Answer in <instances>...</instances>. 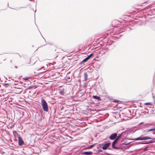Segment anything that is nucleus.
<instances>
[{"instance_id": "obj_1", "label": "nucleus", "mask_w": 155, "mask_h": 155, "mask_svg": "<svg viewBox=\"0 0 155 155\" xmlns=\"http://www.w3.org/2000/svg\"><path fill=\"white\" fill-rule=\"evenodd\" d=\"M36 62L33 58H28L25 59V63L26 66H30L34 65Z\"/></svg>"}, {"instance_id": "obj_2", "label": "nucleus", "mask_w": 155, "mask_h": 155, "mask_svg": "<svg viewBox=\"0 0 155 155\" xmlns=\"http://www.w3.org/2000/svg\"><path fill=\"white\" fill-rule=\"evenodd\" d=\"M121 134L120 135L117 137L116 138L115 140L113 141V142L112 146L113 148L114 149H119L120 148V147L118 146H116L115 145H117V142L118 140V139L121 137Z\"/></svg>"}, {"instance_id": "obj_3", "label": "nucleus", "mask_w": 155, "mask_h": 155, "mask_svg": "<svg viewBox=\"0 0 155 155\" xmlns=\"http://www.w3.org/2000/svg\"><path fill=\"white\" fill-rule=\"evenodd\" d=\"M41 104L44 110L46 112H48V107L46 101L43 99L41 100Z\"/></svg>"}, {"instance_id": "obj_4", "label": "nucleus", "mask_w": 155, "mask_h": 155, "mask_svg": "<svg viewBox=\"0 0 155 155\" xmlns=\"http://www.w3.org/2000/svg\"><path fill=\"white\" fill-rule=\"evenodd\" d=\"M13 133L16 134L17 135V137L18 138L19 145L20 146L22 145L24 143V142L22 138L20 137V135L18 134V133L16 131H14Z\"/></svg>"}, {"instance_id": "obj_5", "label": "nucleus", "mask_w": 155, "mask_h": 155, "mask_svg": "<svg viewBox=\"0 0 155 155\" xmlns=\"http://www.w3.org/2000/svg\"><path fill=\"white\" fill-rule=\"evenodd\" d=\"M152 138L151 137H140L137 138H136V140H147L148 139H152Z\"/></svg>"}, {"instance_id": "obj_6", "label": "nucleus", "mask_w": 155, "mask_h": 155, "mask_svg": "<svg viewBox=\"0 0 155 155\" xmlns=\"http://www.w3.org/2000/svg\"><path fill=\"white\" fill-rule=\"evenodd\" d=\"M117 136V133H114L112 134L109 137V138L111 140H114L116 138Z\"/></svg>"}, {"instance_id": "obj_7", "label": "nucleus", "mask_w": 155, "mask_h": 155, "mask_svg": "<svg viewBox=\"0 0 155 155\" xmlns=\"http://www.w3.org/2000/svg\"><path fill=\"white\" fill-rule=\"evenodd\" d=\"M110 145V143H107L105 144L104 146L102 147V149L104 150L107 149V147Z\"/></svg>"}, {"instance_id": "obj_8", "label": "nucleus", "mask_w": 155, "mask_h": 155, "mask_svg": "<svg viewBox=\"0 0 155 155\" xmlns=\"http://www.w3.org/2000/svg\"><path fill=\"white\" fill-rule=\"evenodd\" d=\"M93 153L92 152H88V151H85L83 153V154L86 155H91Z\"/></svg>"}, {"instance_id": "obj_9", "label": "nucleus", "mask_w": 155, "mask_h": 155, "mask_svg": "<svg viewBox=\"0 0 155 155\" xmlns=\"http://www.w3.org/2000/svg\"><path fill=\"white\" fill-rule=\"evenodd\" d=\"M84 80L87 81V79L88 75L87 73L86 72H85L84 73Z\"/></svg>"}, {"instance_id": "obj_10", "label": "nucleus", "mask_w": 155, "mask_h": 155, "mask_svg": "<svg viewBox=\"0 0 155 155\" xmlns=\"http://www.w3.org/2000/svg\"><path fill=\"white\" fill-rule=\"evenodd\" d=\"M92 97L94 99H96L97 100H101L100 97H99L97 96L93 95Z\"/></svg>"}, {"instance_id": "obj_11", "label": "nucleus", "mask_w": 155, "mask_h": 155, "mask_svg": "<svg viewBox=\"0 0 155 155\" xmlns=\"http://www.w3.org/2000/svg\"><path fill=\"white\" fill-rule=\"evenodd\" d=\"M89 59L87 57L85 58L82 61L81 64H82L83 62H86L87 60H88Z\"/></svg>"}, {"instance_id": "obj_12", "label": "nucleus", "mask_w": 155, "mask_h": 155, "mask_svg": "<svg viewBox=\"0 0 155 155\" xmlns=\"http://www.w3.org/2000/svg\"><path fill=\"white\" fill-rule=\"evenodd\" d=\"M60 93L61 95H63L64 93L63 90H61L60 91Z\"/></svg>"}, {"instance_id": "obj_13", "label": "nucleus", "mask_w": 155, "mask_h": 155, "mask_svg": "<svg viewBox=\"0 0 155 155\" xmlns=\"http://www.w3.org/2000/svg\"><path fill=\"white\" fill-rule=\"evenodd\" d=\"M144 104L146 105H152L151 103L149 102L145 103Z\"/></svg>"}, {"instance_id": "obj_14", "label": "nucleus", "mask_w": 155, "mask_h": 155, "mask_svg": "<svg viewBox=\"0 0 155 155\" xmlns=\"http://www.w3.org/2000/svg\"><path fill=\"white\" fill-rule=\"evenodd\" d=\"M93 53H91L89 56H88L87 57L89 59L93 55Z\"/></svg>"}, {"instance_id": "obj_15", "label": "nucleus", "mask_w": 155, "mask_h": 155, "mask_svg": "<svg viewBox=\"0 0 155 155\" xmlns=\"http://www.w3.org/2000/svg\"><path fill=\"white\" fill-rule=\"evenodd\" d=\"M151 130H153V131H155V128L153 129H150L148 130V131H150Z\"/></svg>"}, {"instance_id": "obj_16", "label": "nucleus", "mask_w": 155, "mask_h": 155, "mask_svg": "<svg viewBox=\"0 0 155 155\" xmlns=\"http://www.w3.org/2000/svg\"><path fill=\"white\" fill-rule=\"evenodd\" d=\"M94 146V145H90V146L89 147V148H92V147H93Z\"/></svg>"}, {"instance_id": "obj_17", "label": "nucleus", "mask_w": 155, "mask_h": 155, "mask_svg": "<svg viewBox=\"0 0 155 155\" xmlns=\"http://www.w3.org/2000/svg\"><path fill=\"white\" fill-rule=\"evenodd\" d=\"M113 102H118L119 101L117 100H115L113 101Z\"/></svg>"}, {"instance_id": "obj_18", "label": "nucleus", "mask_w": 155, "mask_h": 155, "mask_svg": "<svg viewBox=\"0 0 155 155\" xmlns=\"http://www.w3.org/2000/svg\"><path fill=\"white\" fill-rule=\"evenodd\" d=\"M153 141H150V143H153Z\"/></svg>"}, {"instance_id": "obj_19", "label": "nucleus", "mask_w": 155, "mask_h": 155, "mask_svg": "<svg viewBox=\"0 0 155 155\" xmlns=\"http://www.w3.org/2000/svg\"><path fill=\"white\" fill-rule=\"evenodd\" d=\"M154 141H155V138H154Z\"/></svg>"}]
</instances>
